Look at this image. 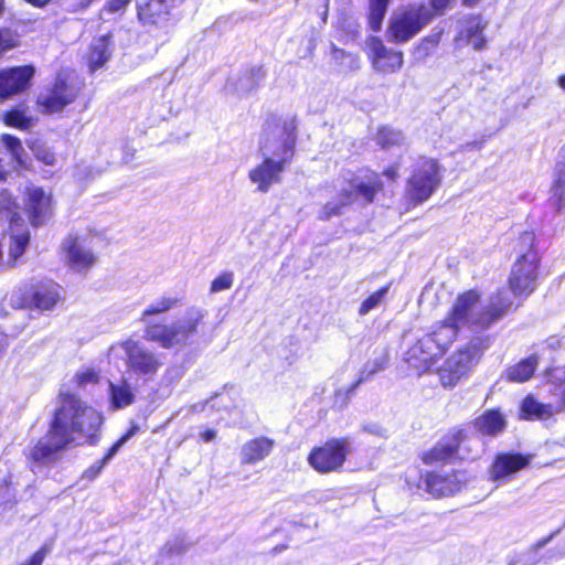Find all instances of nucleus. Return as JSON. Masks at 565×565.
<instances>
[{"label":"nucleus","instance_id":"45","mask_svg":"<svg viewBox=\"0 0 565 565\" xmlns=\"http://www.w3.org/2000/svg\"><path fill=\"white\" fill-rule=\"evenodd\" d=\"M186 548L188 545L184 539L177 536L164 544V546L161 550L160 556L162 558L180 556L186 551Z\"/></svg>","mask_w":565,"mask_h":565},{"label":"nucleus","instance_id":"1","mask_svg":"<svg viewBox=\"0 0 565 565\" xmlns=\"http://www.w3.org/2000/svg\"><path fill=\"white\" fill-rule=\"evenodd\" d=\"M47 434L30 451L33 461L45 465L55 459L57 452L74 441L75 434L94 437L102 424V415L85 405L74 394H61Z\"/></svg>","mask_w":565,"mask_h":565},{"label":"nucleus","instance_id":"26","mask_svg":"<svg viewBox=\"0 0 565 565\" xmlns=\"http://www.w3.org/2000/svg\"><path fill=\"white\" fill-rule=\"evenodd\" d=\"M264 76L265 73L262 67H252L242 73L237 78H231L225 89L237 95L247 94L259 85Z\"/></svg>","mask_w":565,"mask_h":565},{"label":"nucleus","instance_id":"34","mask_svg":"<svg viewBox=\"0 0 565 565\" xmlns=\"http://www.w3.org/2000/svg\"><path fill=\"white\" fill-rule=\"evenodd\" d=\"M522 416L526 419H543L552 414L551 406L537 402L533 396H526L521 405Z\"/></svg>","mask_w":565,"mask_h":565},{"label":"nucleus","instance_id":"8","mask_svg":"<svg viewBox=\"0 0 565 565\" xmlns=\"http://www.w3.org/2000/svg\"><path fill=\"white\" fill-rule=\"evenodd\" d=\"M441 167L437 160L420 158L407 181L406 194L415 204L427 201L441 183Z\"/></svg>","mask_w":565,"mask_h":565},{"label":"nucleus","instance_id":"6","mask_svg":"<svg viewBox=\"0 0 565 565\" xmlns=\"http://www.w3.org/2000/svg\"><path fill=\"white\" fill-rule=\"evenodd\" d=\"M481 338L472 339L467 345L458 349L439 369V377L444 387H454L477 365L486 348Z\"/></svg>","mask_w":565,"mask_h":565},{"label":"nucleus","instance_id":"53","mask_svg":"<svg viewBox=\"0 0 565 565\" xmlns=\"http://www.w3.org/2000/svg\"><path fill=\"white\" fill-rule=\"evenodd\" d=\"M534 239H535V237H534V233L533 232H524V233H522V235L520 236L521 252H523V247L527 248L526 252L534 250L533 249Z\"/></svg>","mask_w":565,"mask_h":565},{"label":"nucleus","instance_id":"23","mask_svg":"<svg viewBox=\"0 0 565 565\" xmlns=\"http://www.w3.org/2000/svg\"><path fill=\"white\" fill-rule=\"evenodd\" d=\"M60 286L51 280L33 286L25 295V305L41 311L51 310L60 300Z\"/></svg>","mask_w":565,"mask_h":565},{"label":"nucleus","instance_id":"44","mask_svg":"<svg viewBox=\"0 0 565 565\" xmlns=\"http://www.w3.org/2000/svg\"><path fill=\"white\" fill-rule=\"evenodd\" d=\"M1 140L6 148L9 150V152L12 154L13 159L18 163L22 164L24 149L22 147L20 139L12 135L4 134L2 135Z\"/></svg>","mask_w":565,"mask_h":565},{"label":"nucleus","instance_id":"29","mask_svg":"<svg viewBox=\"0 0 565 565\" xmlns=\"http://www.w3.org/2000/svg\"><path fill=\"white\" fill-rule=\"evenodd\" d=\"M111 34H105L93 40L88 54V66L92 72L105 65L111 54Z\"/></svg>","mask_w":565,"mask_h":565},{"label":"nucleus","instance_id":"25","mask_svg":"<svg viewBox=\"0 0 565 565\" xmlns=\"http://www.w3.org/2000/svg\"><path fill=\"white\" fill-rule=\"evenodd\" d=\"M275 447V440L265 436L256 437L242 445L241 463L255 465L266 459Z\"/></svg>","mask_w":565,"mask_h":565},{"label":"nucleus","instance_id":"55","mask_svg":"<svg viewBox=\"0 0 565 565\" xmlns=\"http://www.w3.org/2000/svg\"><path fill=\"white\" fill-rule=\"evenodd\" d=\"M450 0H430L431 10L434 12V17L436 14L443 13V11L447 8Z\"/></svg>","mask_w":565,"mask_h":565},{"label":"nucleus","instance_id":"10","mask_svg":"<svg viewBox=\"0 0 565 565\" xmlns=\"http://www.w3.org/2000/svg\"><path fill=\"white\" fill-rule=\"evenodd\" d=\"M173 0H138L137 15L148 32L167 35L173 25Z\"/></svg>","mask_w":565,"mask_h":565},{"label":"nucleus","instance_id":"60","mask_svg":"<svg viewBox=\"0 0 565 565\" xmlns=\"http://www.w3.org/2000/svg\"><path fill=\"white\" fill-rule=\"evenodd\" d=\"M345 56L352 58V56L350 54H347L345 51L340 50V49H335V47L333 49V58L334 60H339V58H342V57H345Z\"/></svg>","mask_w":565,"mask_h":565},{"label":"nucleus","instance_id":"24","mask_svg":"<svg viewBox=\"0 0 565 565\" xmlns=\"http://www.w3.org/2000/svg\"><path fill=\"white\" fill-rule=\"evenodd\" d=\"M63 247L66 250L72 268L77 271L89 268L96 260L95 255L86 245L85 239L77 235H70L65 239Z\"/></svg>","mask_w":565,"mask_h":565},{"label":"nucleus","instance_id":"62","mask_svg":"<svg viewBox=\"0 0 565 565\" xmlns=\"http://www.w3.org/2000/svg\"><path fill=\"white\" fill-rule=\"evenodd\" d=\"M557 83L559 87L565 90V74L558 77Z\"/></svg>","mask_w":565,"mask_h":565},{"label":"nucleus","instance_id":"14","mask_svg":"<svg viewBox=\"0 0 565 565\" xmlns=\"http://www.w3.org/2000/svg\"><path fill=\"white\" fill-rule=\"evenodd\" d=\"M465 483V473L461 471L429 472L425 476L423 484L425 490L435 498L448 497L457 493Z\"/></svg>","mask_w":565,"mask_h":565},{"label":"nucleus","instance_id":"4","mask_svg":"<svg viewBox=\"0 0 565 565\" xmlns=\"http://www.w3.org/2000/svg\"><path fill=\"white\" fill-rule=\"evenodd\" d=\"M206 311L192 307L186 310L184 317L171 326L148 324L145 329V339L157 342L163 349L185 345L198 333V328L203 321Z\"/></svg>","mask_w":565,"mask_h":565},{"label":"nucleus","instance_id":"15","mask_svg":"<svg viewBox=\"0 0 565 565\" xmlns=\"http://www.w3.org/2000/svg\"><path fill=\"white\" fill-rule=\"evenodd\" d=\"M370 58L373 68L381 73L392 74L399 71L404 63V56L401 51L387 49L380 38L369 40Z\"/></svg>","mask_w":565,"mask_h":565},{"label":"nucleus","instance_id":"40","mask_svg":"<svg viewBox=\"0 0 565 565\" xmlns=\"http://www.w3.org/2000/svg\"><path fill=\"white\" fill-rule=\"evenodd\" d=\"M558 532H559V530H557L556 532L551 533L548 536L543 537V539L539 540L535 544L531 545L529 547V550H526L522 554L523 563L525 565H535V564H537L542 559V556L539 554L540 551L543 547H545L554 539V536Z\"/></svg>","mask_w":565,"mask_h":565},{"label":"nucleus","instance_id":"2","mask_svg":"<svg viewBox=\"0 0 565 565\" xmlns=\"http://www.w3.org/2000/svg\"><path fill=\"white\" fill-rule=\"evenodd\" d=\"M296 129L297 124L294 118L284 122L285 137L281 141V151H277L269 139L260 146L263 162L252 169L248 174L258 191L266 193L273 184L280 182V175L295 153Z\"/></svg>","mask_w":565,"mask_h":565},{"label":"nucleus","instance_id":"37","mask_svg":"<svg viewBox=\"0 0 565 565\" xmlns=\"http://www.w3.org/2000/svg\"><path fill=\"white\" fill-rule=\"evenodd\" d=\"M388 3L390 0H370L369 24L374 32L381 30L382 22L388 8Z\"/></svg>","mask_w":565,"mask_h":565},{"label":"nucleus","instance_id":"39","mask_svg":"<svg viewBox=\"0 0 565 565\" xmlns=\"http://www.w3.org/2000/svg\"><path fill=\"white\" fill-rule=\"evenodd\" d=\"M29 243H30L29 232L12 233L11 244H10V249H9V257H10V260L12 262V266L24 254Z\"/></svg>","mask_w":565,"mask_h":565},{"label":"nucleus","instance_id":"27","mask_svg":"<svg viewBox=\"0 0 565 565\" xmlns=\"http://www.w3.org/2000/svg\"><path fill=\"white\" fill-rule=\"evenodd\" d=\"M504 416L497 409H490L473 420L475 429L482 436L494 437L505 428Z\"/></svg>","mask_w":565,"mask_h":565},{"label":"nucleus","instance_id":"58","mask_svg":"<svg viewBox=\"0 0 565 565\" xmlns=\"http://www.w3.org/2000/svg\"><path fill=\"white\" fill-rule=\"evenodd\" d=\"M96 374L93 371H87L78 375V380L81 383L94 381Z\"/></svg>","mask_w":565,"mask_h":565},{"label":"nucleus","instance_id":"43","mask_svg":"<svg viewBox=\"0 0 565 565\" xmlns=\"http://www.w3.org/2000/svg\"><path fill=\"white\" fill-rule=\"evenodd\" d=\"M390 285L380 288L377 291L370 295L360 306L359 313L361 316L367 315L371 310L375 309L387 295Z\"/></svg>","mask_w":565,"mask_h":565},{"label":"nucleus","instance_id":"13","mask_svg":"<svg viewBox=\"0 0 565 565\" xmlns=\"http://www.w3.org/2000/svg\"><path fill=\"white\" fill-rule=\"evenodd\" d=\"M512 303L509 290H500L497 295L491 297L489 305L486 307L480 305L478 298L472 321L480 330L488 329L503 317L508 309L511 308Z\"/></svg>","mask_w":565,"mask_h":565},{"label":"nucleus","instance_id":"31","mask_svg":"<svg viewBox=\"0 0 565 565\" xmlns=\"http://www.w3.org/2000/svg\"><path fill=\"white\" fill-rule=\"evenodd\" d=\"M537 366V358L531 355L507 370V377L511 382H525L532 377Z\"/></svg>","mask_w":565,"mask_h":565},{"label":"nucleus","instance_id":"54","mask_svg":"<svg viewBox=\"0 0 565 565\" xmlns=\"http://www.w3.org/2000/svg\"><path fill=\"white\" fill-rule=\"evenodd\" d=\"M363 431L375 436H383L384 429L376 423H369L363 425Z\"/></svg>","mask_w":565,"mask_h":565},{"label":"nucleus","instance_id":"38","mask_svg":"<svg viewBox=\"0 0 565 565\" xmlns=\"http://www.w3.org/2000/svg\"><path fill=\"white\" fill-rule=\"evenodd\" d=\"M376 141L383 149L399 147L405 142V136L402 131L391 127H382L376 135Z\"/></svg>","mask_w":565,"mask_h":565},{"label":"nucleus","instance_id":"46","mask_svg":"<svg viewBox=\"0 0 565 565\" xmlns=\"http://www.w3.org/2000/svg\"><path fill=\"white\" fill-rule=\"evenodd\" d=\"M15 202L13 198L8 192L0 193V213L8 217L11 223H14L18 217V213L15 212Z\"/></svg>","mask_w":565,"mask_h":565},{"label":"nucleus","instance_id":"61","mask_svg":"<svg viewBox=\"0 0 565 565\" xmlns=\"http://www.w3.org/2000/svg\"><path fill=\"white\" fill-rule=\"evenodd\" d=\"M384 174L390 179L394 180L397 177V168H390L384 171Z\"/></svg>","mask_w":565,"mask_h":565},{"label":"nucleus","instance_id":"3","mask_svg":"<svg viewBox=\"0 0 565 565\" xmlns=\"http://www.w3.org/2000/svg\"><path fill=\"white\" fill-rule=\"evenodd\" d=\"M477 299L478 294L473 290L460 295L445 321L434 332L424 335L434 341V344L440 350V355L454 342L460 328L467 327L472 330H480L472 321Z\"/></svg>","mask_w":565,"mask_h":565},{"label":"nucleus","instance_id":"19","mask_svg":"<svg viewBox=\"0 0 565 565\" xmlns=\"http://www.w3.org/2000/svg\"><path fill=\"white\" fill-rule=\"evenodd\" d=\"M77 96V88L70 85L58 75L51 92L40 96L38 103L44 107L47 113L61 111L64 107L72 104Z\"/></svg>","mask_w":565,"mask_h":565},{"label":"nucleus","instance_id":"18","mask_svg":"<svg viewBox=\"0 0 565 565\" xmlns=\"http://www.w3.org/2000/svg\"><path fill=\"white\" fill-rule=\"evenodd\" d=\"M438 356V347L430 338L423 337L406 352L405 361L418 373H424L430 370Z\"/></svg>","mask_w":565,"mask_h":565},{"label":"nucleus","instance_id":"52","mask_svg":"<svg viewBox=\"0 0 565 565\" xmlns=\"http://www.w3.org/2000/svg\"><path fill=\"white\" fill-rule=\"evenodd\" d=\"M14 46V40L9 30H0V56L7 50H10Z\"/></svg>","mask_w":565,"mask_h":565},{"label":"nucleus","instance_id":"47","mask_svg":"<svg viewBox=\"0 0 565 565\" xmlns=\"http://www.w3.org/2000/svg\"><path fill=\"white\" fill-rule=\"evenodd\" d=\"M234 282V274L232 271H224L212 280L210 292L217 294L230 289Z\"/></svg>","mask_w":565,"mask_h":565},{"label":"nucleus","instance_id":"7","mask_svg":"<svg viewBox=\"0 0 565 565\" xmlns=\"http://www.w3.org/2000/svg\"><path fill=\"white\" fill-rule=\"evenodd\" d=\"M126 358L127 369L143 381L152 380L161 362L158 355L138 341L128 339L109 348V355Z\"/></svg>","mask_w":565,"mask_h":565},{"label":"nucleus","instance_id":"11","mask_svg":"<svg viewBox=\"0 0 565 565\" xmlns=\"http://www.w3.org/2000/svg\"><path fill=\"white\" fill-rule=\"evenodd\" d=\"M540 257L536 250L524 252L514 263L509 285L514 296L531 295L536 288Z\"/></svg>","mask_w":565,"mask_h":565},{"label":"nucleus","instance_id":"12","mask_svg":"<svg viewBox=\"0 0 565 565\" xmlns=\"http://www.w3.org/2000/svg\"><path fill=\"white\" fill-rule=\"evenodd\" d=\"M350 441L348 438L331 439L323 446L311 450L308 457L310 466L321 473L340 469L348 456Z\"/></svg>","mask_w":565,"mask_h":565},{"label":"nucleus","instance_id":"30","mask_svg":"<svg viewBox=\"0 0 565 565\" xmlns=\"http://www.w3.org/2000/svg\"><path fill=\"white\" fill-rule=\"evenodd\" d=\"M484 28L486 24L480 15H470L465 20V28L457 40L465 39L475 50L480 51L486 46V39L482 34Z\"/></svg>","mask_w":565,"mask_h":565},{"label":"nucleus","instance_id":"21","mask_svg":"<svg viewBox=\"0 0 565 565\" xmlns=\"http://www.w3.org/2000/svg\"><path fill=\"white\" fill-rule=\"evenodd\" d=\"M463 439L465 433L461 429L449 433L434 448L423 454V461L426 465H437L450 460L456 455Z\"/></svg>","mask_w":565,"mask_h":565},{"label":"nucleus","instance_id":"5","mask_svg":"<svg viewBox=\"0 0 565 565\" xmlns=\"http://www.w3.org/2000/svg\"><path fill=\"white\" fill-rule=\"evenodd\" d=\"M433 19L434 12L430 7L424 3L408 6L390 19L386 31L387 41L396 44L406 43L416 36Z\"/></svg>","mask_w":565,"mask_h":565},{"label":"nucleus","instance_id":"41","mask_svg":"<svg viewBox=\"0 0 565 565\" xmlns=\"http://www.w3.org/2000/svg\"><path fill=\"white\" fill-rule=\"evenodd\" d=\"M17 491L12 487L11 476L6 475L0 478V508L2 510L11 509L15 503Z\"/></svg>","mask_w":565,"mask_h":565},{"label":"nucleus","instance_id":"51","mask_svg":"<svg viewBox=\"0 0 565 565\" xmlns=\"http://www.w3.org/2000/svg\"><path fill=\"white\" fill-rule=\"evenodd\" d=\"M131 0H108L104 10L109 13H122Z\"/></svg>","mask_w":565,"mask_h":565},{"label":"nucleus","instance_id":"49","mask_svg":"<svg viewBox=\"0 0 565 565\" xmlns=\"http://www.w3.org/2000/svg\"><path fill=\"white\" fill-rule=\"evenodd\" d=\"M32 150L39 161H42L46 166L56 164V154L51 150L50 147L42 143H36L33 146Z\"/></svg>","mask_w":565,"mask_h":565},{"label":"nucleus","instance_id":"48","mask_svg":"<svg viewBox=\"0 0 565 565\" xmlns=\"http://www.w3.org/2000/svg\"><path fill=\"white\" fill-rule=\"evenodd\" d=\"M4 122L8 126L17 127L20 129H28L30 126V119L26 118V116L18 109H12L6 113Z\"/></svg>","mask_w":565,"mask_h":565},{"label":"nucleus","instance_id":"64","mask_svg":"<svg viewBox=\"0 0 565 565\" xmlns=\"http://www.w3.org/2000/svg\"><path fill=\"white\" fill-rule=\"evenodd\" d=\"M4 10V1L0 0V15L3 13Z\"/></svg>","mask_w":565,"mask_h":565},{"label":"nucleus","instance_id":"17","mask_svg":"<svg viewBox=\"0 0 565 565\" xmlns=\"http://www.w3.org/2000/svg\"><path fill=\"white\" fill-rule=\"evenodd\" d=\"M532 455L502 452L495 456L489 473L492 481H503L530 465Z\"/></svg>","mask_w":565,"mask_h":565},{"label":"nucleus","instance_id":"35","mask_svg":"<svg viewBox=\"0 0 565 565\" xmlns=\"http://www.w3.org/2000/svg\"><path fill=\"white\" fill-rule=\"evenodd\" d=\"M441 34L443 31H438L425 36L413 50L414 60L417 62H423L429 55H431L440 42Z\"/></svg>","mask_w":565,"mask_h":565},{"label":"nucleus","instance_id":"33","mask_svg":"<svg viewBox=\"0 0 565 565\" xmlns=\"http://www.w3.org/2000/svg\"><path fill=\"white\" fill-rule=\"evenodd\" d=\"M291 118L296 119L295 116L287 117L284 119L273 116L270 119H267L266 127H265V136L262 140L260 146L267 139H269L270 142L275 145L276 150L281 151V141L285 137L282 134V125L286 120L291 119ZM295 121L297 122V120H295Z\"/></svg>","mask_w":565,"mask_h":565},{"label":"nucleus","instance_id":"9","mask_svg":"<svg viewBox=\"0 0 565 565\" xmlns=\"http://www.w3.org/2000/svg\"><path fill=\"white\" fill-rule=\"evenodd\" d=\"M382 189V182L377 174H372L367 181L351 182L348 188H343L339 198L328 202L319 212L318 218L328 221L333 216L341 215L342 207L350 205L358 198H363L370 203L375 194Z\"/></svg>","mask_w":565,"mask_h":565},{"label":"nucleus","instance_id":"32","mask_svg":"<svg viewBox=\"0 0 565 565\" xmlns=\"http://www.w3.org/2000/svg\"><path fill=\"white\" fill-rule=\"evenodd\" d=\"M110 401L114 408H124L129 406L135 401V395L130 385L122 381L119 384L109 383Z\"/></svg>","mask_w":565,"mask_h":565},{"label":"nucleus","instance_id":"50","mask_svg":"<svg viewBox=\"0 0 565 565\" xmlns=\"http://www.w3.org/2000/svg\"><path fill=\"white\" fill-rule=\"evenodd\" d=\"M359 386H354V383L348 387V388H339L335 393H334V397H333V406L339 408V409H342L344 407H347V405L349 404L352 395L354 394L355 390L358 388Z\"/></svg>","mask_w":565,"mask_h":565},{"label":"nucleus","instance_id":"57","mask_svg":"<svg viewBox=\"0 0 565 565\" xmlns=\"http://www.w3.org/2000/svg\"><path fill=\"white\" fill-rule=\"evenodd\" d=\"M216 434L217 433L215 429H206L203 433H201V439L205 443H210L215 439Z\"/></svg>","mask_w":565,"mask_h":565},{"label":"nucleus","instance_id":"42","mask_svg":"<svg viewBox=\"0 0 565 565\" xmlns=\"http://www.w3.org/2000/svg\"><path fill=\"white\" fill-rule=\"evenodd\" d=\"M178 302V298L161 297L160 299L156 300L154 302L148 306V308L142 312L141 320L146 321V318L148 316L163 313L173 308Z\"/></svg>","mask_w":565,"mask_h":565},{"label":"nucleus","instance_id":"59","mask_svg":"<svg viewBox=\"0 0 565 565\" xmlns=\"http://www.w3.org/2000/svg\"><path fill=\"white\" fill-rule=\"evenodd\" d=\"M217 396H218V395H217V394H215V396H214V397H212V398H211V401H206L204 404H193V405L191 406V411H192V412H201V411H203V409H204V407H205V405H207L209 403H211V402H212L214 398H216Z\"/></svg>","mask_w":565,"mask_h":565},{"label":"nucleus","instance_id":"28","mask_svg":"<svg viewBox=\"0 0 565 565\" xmlns=\"http://www.w3.org/2000/svg\"><path fill=\"white\" fill-rule=\"evenodd\" d=\"M139 427L132 425L126 434H124L107 451V454L98 461L94 462L83 472V479L94 480L103 470V468L114 458L121 447L138 431Z\"/></svg>","mask_w":565,"mask_h":565},{"label":"nucleus","instance_id":"56","mask_svg":"<svg viewBox=\"0 0 565 565\" xmlns=\"http://www.w3.org/2000/svg\"><path fill=\"white\" fill-rule=\"evenodd\" d=\"M482 145H483V141H481V140L467 142V143L460 146V151L468 152V151H473V150H480L482 148Z\"/></svg>","mask_w":565,"mask_h":565},{"label":"nucleus","instance_id":"22","mask_svg":"<svg viewBox=\"0 0 565 565\" xmlns=\"http://www.w3.org/2000/svg\"><path fill=\"white\" fill-rule=\"evenodd\" d=\"M547 207L556 215H565V145L558 152Z\"/></svg>","mask_w":565,"mask_h":565},{"label":"nucleus","instance_id":"20","mask_svg":"<svg viewBox=\"0 0 565 565\" xmlns=\"http://www.w3.org/2000/svg\"><path fill=\"white\" fill-rule=\"evenodd\" d=\"M26 211L34 227L44 225L53 215L52 198L42 188L28 189Z\"/></svg>","mask_w":565,"mask_h":565},{"label":"nucleus","instance_id":"16","mask_svg":"<svg viewBox=\"0 0 565 565\" xmlns=\"http://www.w3.org/2000/svg\"><path fill=\"white\" fill-rule=\"evenodd\" d=\"M33 65L14 66L0 71V99L25 90L34 76Z\"/></svg>","mask_w":565,"mask_h":565},{"label":"nucleus","instance_id":"63","mask_svg":"<svg viewBox=\"0 0 565 565\" xmlns=\"http://www.w3.org/2000/svg\"><path fill=\"white\" fill-rule=\"evenodd\" d=\"M463 2L466 6L472 7L478 2V0H463Z\"/></svg>","mask_w":565,"mask_h":565},{"label":"nucleus","instance_id":"36","mask_svg":"<svg viewBox=\"0 0 565 565\" xmlns=\"http://www.w3.org/2000/svg\"><path fill=\"white\" fill-rule=\"evenodd\" d=\"M388 362L387 353L383 352L381 355L369 360L360 371L359 379L354 382V386H360L363 382L367 381L377 372L383 371Z\"/></svg>","mask_w":565,"mask_h":565}]
</instances>
